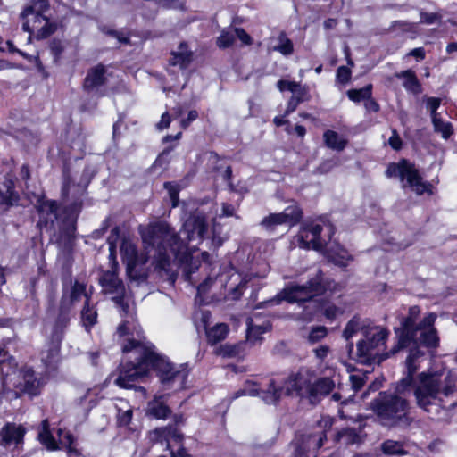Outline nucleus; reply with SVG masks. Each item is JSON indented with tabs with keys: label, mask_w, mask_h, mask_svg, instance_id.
<instances>
[{
	"label": "nucleus",
	"mask_w": 457,
	"mask_h": 457,
	"mask_svg": "<svg viewBox=\"0 0 457 457\" xmlns=\"http://www.w3.org/2000/svg\"><path fill=\"white\" fill-rule=\"evenodd\" d=\"M117 268L118 263L113 262L112 270L104 272L100 279L103 291L113 295L112 299L128 315V319L117 328L116 334L119 337H125L122 351L129 354V361L121 368L115 384L123 388H130L134 382L147 377L151 370H155L165 389H183L189 373L187 365L172 364L143 337V331L134 319L133 309L125 301V287L117 276Z\"/></svg>",
	"instance_id": "1"
},
{
	"label": "nucleus",
	"mask_w": 457,
	"mask_h": 457,
	"mask_svg": "<svg viewBox=\"0 0 457 457\" xmlns=\"http://www.w3.org/2000/svg\"><path fill=\"white\" fill-rule=\"evenodd\" d=\"M405 361L406 372L396 384L398 393L411 390L416 406L423 411L438 416L445 410V399L457 391V374L445 367L428 369L417 373L425 359L421 345L411 343Z\"/></svg>",
	"instance_id": "2"
},
{
	"label": "nucleus",
	"mask_w": 457,
	"mask_h": 457,
	"mask_svg": "<svg viewBox=\"0 0 457 457\" xmlns=\"http://www.w3.org/2000/svg\"><path fill=\"white\" fill-rule=\"evenodd\" d=\"M206 218L196 212L186 220L182 228L176 233L166 222L140 226L139 233L147 250L155 248V269L167 270L171 258L180 263L187 262L207 233Z\"/></svg>",
	"instance_id": "3"
},
{
	"label": "nucleus",
	"mask_w": 457,
	"mask_h": 457,
	"mask_svg": "<svg viewBox=\"0 0 457 457\" xmlns=\"http://www.w3.org/2000/svg\"><path fill=\"white\" fill-rule=\"evenodd\" d=\"M420 309L414 305L409 308L408 315L402 319L400 328L395 329L397 344L391 350L392 353L411 346V343L418 342L427 348H436L439 344L437 331L434 328L436 315L433 312L428 313L422 320L416 324L420 316Z\"/></svg>",
	"instance_id": "4"
},
{
	"label": "nucleus",
	"mask_w": 457,
	"mask_h": 457,
	"mask_svg": "<svg viewBox=\"0 0 457 457\" xmlns=\"http://www.w3.org/2000/svg\"><path fill=\"white\" fill-rule=\"evenodd\" d=\"M405 393L381 392L371 402V407L379 422L386 427H407L411 422L409 416L410 403L403 395Z\"/></svg>",
	"instance_id": "5"
},
{
	"label": "nucleus",
	"mask_w": 457,
	"mask_h": 457,
	"mask_svg": "<svg viewBox=\"0 0 457 457\" xmlns=\"http://www.w3.org/2000/svg\"><path fill=\"white\" fill-rule=\"evenodd\" d=\"M334 231L333 225L325 219L305 222L296 236L297 245L303 249L324 251Z\"/></svg>",
	"instance_id": "6"
},
{
	"label": "nucleus",
	"mask_w": 457,
	"mask_h": 457,
	"mask_svg": "<svg viewBox=\"0 0 457 457\" xmlns=\"http://www.w3.org/2000/svg\"><path fill=\"white\" fill-rule=\"evenodd\" d=\"M330 282H324L323 276L318 274L312 278L306 285H289L278 293L275 299L272 300L276 304L281 301L288 303L307 302L312 297L321 295L331 288Z\"/></svg>",
	"instance_id": "7"
},
{
	"label": "nucleus",
	"mask_w": 457,
	"mask_h": 457,
	"mask_svg": "<svg viewBox=\"0 0 457 457\" xmlns=\"http://www.w3.org/2000/svg\"><path fill=\"white\" fill-rule=\"evenodd\" d=\"M364 339L357 344L358 356L361 361L380 362L389 354H380V351L388 337V331L381 327H369L363 330Z\"/></svg>",
	"instance_id": "8"
},
{
	"label": "nucleus",
	"mask_w": 457,
	"mask_h": 457,
	"mask_svg": "<svg viewBox=\"0 0 457 457\" xmlns=\"http://www.w3.org/2000/svg\"><path fill=\"white\" fill-rule=\"evenodd\" d=\"M120 253L127 266V275L129 279L144 281L149 272L146 263L149 256L147 253L137 252L135 243L129 239H123L120 245Z\"/></svg>",
	"instance_id": "9"
},
{
	"label": "nucleus",
	"mask_w": 457,
	"mask_h": 457,
	"mask_svg": "<svg viewBox=\"0 0 457 457\" xmlns=\"http://www.w3.org/2000/svg\"><path fill=\"white\" fill-rule=\"evenodd\" d=\"M386 174L388 178L399 177L402 181L406 179L409 186L418 195H421L425 192L428 194L432 193L431 185L424 182L418 170L406 160H402L398 163H390L386 169Z\"/></svg>",
	"instance_id": "10"
},
{
	"label": "nucleus",
	"mask_w": 457,
	"mask_h": 457,
	"mask_svg": "<svg viewBox=\"0 0 457 457\" xmlns=\"http://www.w3.org/2000/svg\"><path fill=\"white\" fill-rule=\"evenodd\" d=\"M82 297H87L84 284L76 281L69 292H64L60 303V315L54 325V336L59 340L60 334L69 322V312L72 306L79 302Z\"/></svg>",
	"instance_id": "11"
},
{
	"label": "nucleus",
	"mask_w": 457,
	"mask_h": 457,
	"mask_svg": "<svg viewBox=\"0 0 457 457\" xmlns=\"http://www.w3.org/2000/svg\"><path fill=\"white\" fill-rule=\"evenodd\" d=\"M150 440L154 443L166 445L171 457H190L182 446V435L172 427L156 428L150 433Z\"/></svg>",
	"instance_id": "12"
},
{
	"label": "nucleus",
	"mask_w": 457,
	"mask_h": 457,
	"mask_svg": "<svg viewBox=\"0 0 457 457\" xmlns=\"http://www.w3.org/2000/svg\"><path fill=\"white\" fill-rule=\"evenodd\" d=\"M313 379L314 373L307 368H302L283 381L285 394L287 395L295 394L309 399Z\"/></svg>",
	"instance_id": "13"
},
{
	"label": "nucleus",
	"mask_w": 457,
	"mask_h": 457,
	"mask_svg": "<svg viewBox=\"0 0 457 457\" xmlns=\"http://www.w3.org/2000/svg\"><path fill=\"white\" fill-rule=\"evenodd\" d=\"M21 16L24 20L23 29L30 34L37 33V37H46L55 29L44 14L32 12V9H24Z\"/></svg>",
	"instance_id": "14"
},
{
	"label": "nucleus",
	"mask_w": 457,
	"mask_h": 457,
	"mask_svg": "<svg viewBox=\"0 0 457 457\" xmlns=\"http://www.w3.org/2000/svg\"><path fill=\"white\" fill-rule=\"evenodd\" d=\"M302 217V211L297 205L287 206L282 212L271 213L264 217L261 225L266 229H273L278 225L295 226Z\"/></svg>",
	"instance_id": "15"
},
{
	"label": "nucleus",
	"mask_w": 457,
	"mask_h": 457,
	"mask_svg": "<svg viewBox=\"0 0 457 457\" xmlns=\"http://www.w3.org/2000/svg\"><path fill=\"white\" fill-rule=\"evenodd\" d=\"M20 380L16 386L20 391L27 393L29 395H37L45 385L46 380L42 377L35 375L34 371L29 368H24L20 371Z\"/></svg>",
	"instance_id": "16"
},
{
	"label": "nucleus",
	"mask_w": 457,
	"mask_h": 457,
	"mask_svg": "<svg viewBox=\"0 0 457 457\" xmlns=\"http://www.w3.org/2000/svg\"><path fill=\"white\" fill-rule=\"evenodd\" d=\"M25 433L21 425L7 423L0 430V445L4 447L18 446L23 443Z\"/></svg>",
	"instance_id": "17"
},
{
	"label": "nucleus",
	"mask_w": 457,
	"mask_h": 457,
	"mask_svg": "<svg viewBox=\"0 0 457 457\" xmlns=\"http://www.w3.org/2000/svg\"><path fill=\"white\" fill-rule=\"evenodd\" d=\"M37 210L39 214L37 227L40 228L53 226L56 220L57 206L54 201L40 198L38 200Z\"/></svg>",
	"instance_id": "18"
},
{
	"label": "nucleus",
	"mask_w": 457,
	"mask_h": 457,
	"mask_svg": "<svg viewBox=\"0 0 457 457\" xmlns=\"http://www.w3.org/2000/svg\"><path fill=\"white\" fill-rule=\"evenodd\" d=\"M324 250L327 258L336 265L345 267L348 265L349 262L353 260L347 250L337 242H332L330 240L328 245L325 246Z\"/></svg>",
	"instance_id": "19"
},
{
	"label": "nucleus",
	"mask_w": 457,
	"mask_h": 457,
	"mask_svg": "<svg viewBox=\"0 0 457 457\" xmlns=\"http://www.w3.org/2000/svg\"><path fill=\"white\" fill-rule=\"evenodd\" d=\"M336 381L333 378L324 377L312 381L309 400L314 403L320 400L321 397L328 395L335 387Z\"/></svg>",
	"instance_id": "20"
},
{
	"label": "nucleus",
	"mask_w": 457,
	"mask_h": 457,
	"mask_svg": "<svg viewBox=\"0 0 457 457\" xmlns=\"http://www.w3.org/2000/svg\"><path fill=\"white\" fill-rule=\"evenodd\" d=\"M105 72L106 69L102 64L91 68L85 78L84 88L91 91L103 86L106 81Z\"/></svg>",
	"instance_id": "21"
},
{
	"label": "nucleus",
	"mask_w": 457,
	"mask_h": 457,
	"mask_svg": "<svg viewBox=\"0 0 457 457\" xmlns=\"http://www.w3.org/2000/svg\"><path fill=\"white\" fill-rule=\"evenodd\" d=\"M285 394L284 383H277L274 379L270 380L267 389L260 392L261 398L266 403H276Z\"/></svg>",
	"instance_id": "22"
},
{
	"label": "nucleus",
	"mask_w": 457,
	"mask_h": 457,
	"mask_svg": "<svg viewBox=\"0 0 457 457\" xmlns=\"http://www.w3.org/2000/svg\"><path fill=\"white\" fill-rule=\"evenodd\" d=\"M397 79H403V86L406 91L418 95L421 93L422 87L415 73L411 70H406L395 74Z\"/></svg>",
	"instance_id": "23"
},
{
	"label": "nucleus",
	"mask_w": 457,
	"mask_h": 457,
	"mask_svg": "<svg viewBox=\"0 0 457 457\" xmlns=\"http://www.w3.org/2000/svg\"><path fill=\"white\" fill-rule=\"evenodd\" d=\"M170 64L186 68L192 61V51L188 49L186 43H181L178 49L171 54Z\"/></svg>",
	"instance_id": "24"
},
{
	"label": "nucleus",
	"mask_w": 457,
	"mask_h": 457,
	"mask_svg": "<svg viewBox=\"0 0 457 457\" xmlns=\"http://www.w3.org/2000/svg\"><path fill=\"white\" fill-rule=\"evenodd\" d=\"M38 440L49 451L60 449L55 438L50 431L49 421L46 419L41 422L38 432Z\"/></svg>",
	"instance_id": "25"
},
{
	"label": "nucleus",
	"mask_w": 457,
	"mask_h": 457,
	"mask_svg": "<svg viewBox=\"0 0 457 457\" xmlns=\"http://www.w3.org/2000/svg\"><path fill=\"white\" fill-rule=\"evenodd\" d=\"M58 438H59V445H61L62 447H64L70 457H79L80 452L77 448V445L75 442V437L70 431H65L62 429H59L57 432Z\"/></svg>",
	"instance_id": "26"
},
{
	"label": "nucleus",
	"mask_w": 457,
	"mask_h": 457,
	"mask_svg": "<svg viewBox=\"0 0 457 457\" xmlns=\"http://www.w3.org/2000/svg\"><path fill=\"white\" fill-rule=\"evenodd\" d=\"M18 200L19 196L13 189L12 180H4L0 185V204L13 205Z\"/></svg>",
	"instance_id": "27"
},
{
	"label": "nucleus",
	"mask_w": 457,
	"mask_h": 457,
	"mask_svg": "<svg viewBox=\"0 0 457 457\" xmlns=\"http://www.w3.org/2000/svg\"><path fill=\"white\" fill-rule=\"evenodd\" d=\"M147 413L156 419H166L170 410L165 404L163 396L155 397L153 401L148 403Z\"/></svg>",
	"instance_id": "28"
},
{
	"label": "nucleus",
	"mask_w": 457,
	"mask_h": 457,
	"mask_svg": "<svg viewBox=\"0 0 457 457\" xmlns=\"http://www.w3.org/2000/svg\"><path fill=\"white\" fill-rule=\"evenodd\" d=\"M323 138L328 148L337 151H342L347 144V140L334 130H327L323 135Z\"/></svg>",
	"instance_id": "29"
},
{
	"label": "nucleus",
	"mask_w": 457,
	"mask_h": 457,
	"mask_svg": "<svg viewBox=\"0 0 457 457\" xmlns=\"http://www.w3.org/2000/svg\"><path fill=\"white\" fill-rule=\"evenodd\" d=\"M434 131L441 134L444 139H448L453 134V127L451 122L444 120L440 116L431 120Z\"/></svg>",
	"instance_id": "30"
},
{
	"label": "nucleus",
	"mask_w": 457,
	"mask_h": 457,
	"mask_svg": "<svg viewBox=\"0 0 457 457\" xmlns=\"http://www.w3.org/2000/svg\"><path fill=\"white\" fill-rule=\"evenodd\" d=\"M228 332V326L224 323L215 325L213 328L206 331L208 342L214 345L227 337Z\"/></svg>",
	"instance_id": "31"
},
{
	"label": "nucleus",
	"mask_w": 457,
	"mask_h": 457,
	"mask_svg": "<svg viewBox=\"0 0 457 457\" xmlns=\"http://www.w3.org/2000/svg\"><path fill=\"white\" fill-rule=\"evenodd\" d=\"M85 305L81 311V320L83 326L88 330L91 327H93L96 323L97 313L93 308L89 307L88 304V296L87 295Z\"/></svg>",
	"instance_id": "32"
},
{
	"label": "nucleus",
	"mask_w": 457,
	"mask_h": 457,
	"mask_svg": "<svg viewBox=\"0 0 457 457\" xmlns=\"http://www.w3.org/2000/svg\"><path fill=\"white\" fill-rule=\"evenodd\" d=\"M335 440L342 445H348L358 443L359 435L353 428H344L336 434Z\"/></svg>",
	"instance_id": "33"
},
{
	"label": "nucleus",
	"mask_w": 457,
	"mask_h": 457,
	"mask_svg": "<svg viewBox=\"0 0 457 457\" xmlns=\"http://www.w3.org/2000/svg\"><path fill=\"white\" fill-rule=\"evenodd\" d=\"M247 324V339L249 341H256L259 339V336L265 333L269 329V325L254 324L252 318H248L246 320Z\"/></svg>",
	"instance_id": "34"
},
{
	"label": "nucleus",
	"mask_w": 457,
	"mask_h": 457,
	"mask_svg": "<svg viewBox=\"0 0 457 457\" xmlns=\"http://www.w3.org/2000/svg\"><path fill=\"white\" fill-rule=\"evenodd\" d=\"M228 278V274H221L218 278H215L214 279L212 278H206L203 283H201L198 286L197 295L205 294L212 286L222 287L224 286V282Z\"/></svg>",
	"instance_id": "35"
},
{
	"label": "nucleus",
	"mask_w": 457,
	"mask_h": 457,
	"mask_svg": "<svg viewBox=\"0 0 457 457\" xmlns=\"http://www.w3.org/2000/svg\"><path fill=\"white\" fill-rule=\"evenodd\" d=\"M118 409V423L120 426H128L132 419V409L128 407V403L123 400H119Z\"/></svg>",
	"instance_id": "36"
},
{
	"label": "nucleus",
	"mask_w": 457,
	"mask_h": 457,
	"mask_svg": "<svg viewBox=\"0 0 457 457\" xmlns=\"http://www.w3.org/2000/svg\"><path fill=\"white\" fill-rule=\"evenodd\" d=\"M14 368V359L10 357L4 348L0 347V373L6 377L11 375V370Z\"/></svg>",
	"instance_id": "37"
},
{
	"label": "nucleus",
	"mask_w": 457,
	"mask_h": 457,
	"mask_svg": "<svg viewBox=\"0 0 457 457\" xmlns=\"http://www.w3.org/2000/svg\"><path fill=\"white\" fill-rule=\"evenodd\" d=\"M382 451L386 454L390 455H403L406 452L403 449V444L398 441L386 440L382 445Z\"/></svg>",
	"instance_id": "38"
},
{
	"label": "nucleus",
	"mask_w": 457,
	"mask_h": 457,
	"mask_svg": "<svg viewBox=\"0 0 457 457\" xmlns=\"http://www.w3.org/2000/svg\"><path fill=\"white\" fill-rule=\"evenodd\" d=\"M372 86L367 85L366 87L360 89H350L347 91V96L353 102H360L361 100H366L370 96H371Z\"/></svg>",
	"instance_id": "39"
},
{
	"label": "nucleus",
	"mask_w": 457,
	"mask_h": 457,
	"mask_svg": "<svg viewBox=\"0 0 457 457\" xmlns=\"http://www.w3.org/2000/svg\"><path fill=\"white\" fill-rule=\"evenodd\" d=\"M361 329V332L363 333V330H365L366 328L362 327L360 319L354 317L346 324L343 332V337L346 340H349Z\"/></svg>",
	"instance_id": "40"
},
{
	"label": "nucleus",
	"mask_w": 457,
	"mask_h": 457,
	"mask_svg": "<svg viewBox=\"0 0 457 457\" xmlns=\"http://www.w3.org/2000/svg\"><path fill=\"white\" fill-rule=\"evenodd\" d=\"M278 45L274 47L275 51H278L284 55H289L293 53V43L284 34H281L278 37Z\"/></svg>",
	"instance_id": "41"
},
{
	"label": "nucleus",
	"mask_w": 457,
	"mask_h": 457,
	"mask_svg": "<svg viewBox=\"0 0 457 457\" xmlns=\"http://www.w3.org/2000/svg\"><path fill=\"white\" fill-rule=\"evenodd\" d=\"M235 29H232L228 31H222L217 39V45L220 48H226L231 46L235 40Z\"/></svg>",
	"instance_id": "42"
},
{
	"label": "nucleus",
	"mask_w": 457,
	"mask_h": 457,
	"mask_svg": "<svg viewBox=\"0 0 457 457\" xmlns=\"http://www.w3.org/2000/svg\"><path fill=\"white\" fill-rule=\"evenodd\" d=\"M296 90L291 91L293 93V97L298 100L300 103L308 101L310 99L309 88L307 86H303L300 83L296 82Z\"/></svg>",
	"instance_id": "43"
},
{
	"label": "nucleus",
	"mask_w": 457,
	"mask_h": 457,
	"mask_svg": "<svg viewBox=\"0 0 457 457\" xmlns=\"http://www.w3.org/2000/svg\"><path fill=\"white\" fill-rule=\"evenodd\" d=\"M260 395V388L257 384L253 382H247L242 389L236 393V398L240 395Z\"/></svg>",
	"instance_id": "44"
},
{
	"label": "nucleus",
	"mask_w": 457,
	"mask_h": 457,
	"mask_svg": "<svg viewBox=\"0 0 457 457\" xmlns=\"http://www.w3.org/2000/svg\"><path fill=\"white\" fill-rule=\"evenodd\" d=\"M164 187L168 190L170 201L172 203V207H176L179 203V187L177 184L171 182H166L164 184Z\"/></svg>",
	"instance_id": "45"
},
{
	"label": "nucleus",
	"mask_w": 457,
	"mask_h": 457,
	"mask_svg": "<svg viewBox=\"0 0 457 457\" xmlns=\"http://www.w3.org/2000/svg\"><path fill=\"white\" fill-rule=\"evenodd\" d=\"M333 424V420L330 417H324L320 422V426L324 428V433L320 436L317 441V447L320 448L324 441L327 439V429L330 428Z\"/></svg>",
	"instance_id": "46"
},
{
	"label": "nucleus",
	"mask_w": 457,
	"mask_h": 457,
	"mask_svg": "<svg viewBox=\"0 0 457 457\" xmlns=\"http://www.w3.org/2000/svg\"><path fill=\"white\" fill-rule=\"evenodd\" d=\"M441 104V100L436 97H428L426 99V105L430 112L431 120L439 116L436 112Z\"/></svg>",
	"instance_id": "47"
},
{
	"label": "nucleus",
	"mask_w": 457,
	"mask_h": 457,
	"mask_svg": "<svg viewBox=\"0 0 457 457\" xmlns=\"http://www.w3.org/2000/svg\"><path fill=\"white\" fill-rule=\"evenodd\" d=\"M47 0H32L30 5L25 9H32V12L43 14L48 9Z\"/></svg>",
	"instance_id": "48"
},
{
	"label": "nucleus",
	"mask_w": 457,
	"mask_h": 457,
	"mask_svg": "<svg viewBox=\"0 0 457 457\" xmlns=\"http://www.w3.org/2000/svg\"><path fill=\"white\" fill-rule=\"evenodd\" d=\"M327 335V328L325 327H317L313 328L310 335H309V340L311 342H316L320 339L325 337Z\"/></svg>",
	"instance_id": "49"
},
{
	"label": "nucleus",
	"mask_w": 457,
	"mask_h": 457,
	"mask_svg": "<svg viewBox=\"0 0 457 457\" xmlns=\"http://www.w3.org/2000/svg\"><path fill=\"white\" fill-rule=\"evenodd\" d=\"M351 78V71L345 66H340L337 71V79L341 83H347Z\"/></svg>",
	"instance_id": "50"
},
{
	"label": "nucleus",
	"mask_w": 457,
	"mask_h": 457,
	"mask_svg": "<svg viewBox=\"0 0 457 457\" xmlns=\"http://www.w3.org/2000/svg\"><path fill=\"white\" fill-rule=\"evenodd\" d=\"M296 87H298V86L296 85V82H295V81H288V80H285V79H280L277 83V87L278 88V90L280 92H283L285 90L295 91L296 90Z\"/></svg>",
	"instance_id": "51"
},
{
	"label": "nucleus",
	"mask_w": 457,
	"mask_h": 457,
	"mask_svg": "<svg viewBox=\"0 0 457 457\" xmlns=\"http://www.w3.org/2000/svg\"><path fill=\"white\" fill-rule=\"evenodd\" d=\"M343 313V311L335 306V305H328L324 310V315L327 319L334 320L338 315H341Z\"/></svg>",
	"instance_id": "52"
},
{
	"label": "nucleus",
	"mask_w": 457,
	"mask_h": 457,
	"mask_svg": "<svg viewBox=\"0 0 457 457\" xmlns=\"http://www.w3.org/2000/svg\"><path fill=\"white\" fill-rule=\"evenodd\" d=\"M388 144L395 150H399L402 147V139L395 129H393L392 135L388 139Z\"/></svg>",
	"instance_id": "53"
},
{
	"label": "nucleus",
	"mask_w": 457,
	"mask_h": 457,
	"mask_svg": "<svg viewBox=\"0 0 457 457\" xmlns=\"http://www.w3.org/2000/svg\"><path fill=\"white\" fill-rule=\"evenodd\" d=\"M234 29L235 37L241 40L243 44L250 45L252 43L251 37L243 29L235 28Z\"/></svg>",
	"instance_id": "54"
},
{
	"label": "nucleus",
	"mask_w": 457,
	"mask_h": 457,
	"mask_svg": "<svg viewBox=\"0 0 457 457\" xmlns=\"http://www.w3.org/2000/svg\"><path fill=\"white\" fill-rule=\"evenodd\" d=\"M198 117V113L196 111L192 110L188 112L187 119H183L180 121V126L182 129H187L190 123L194 120H195Z\"/></svg>",
	"instance_id": "55"
},
{
	"label": "nucleus",
	"mask_w": 457,
	"mask_h": 457,
	"mask_svg": "<svg viewBox=\"0 0 457 457\" xmlns=\"http://www.w3.org/2000/svg\"><path fill=\"white\" fill-rule=\"evenodd\" d=\"M439 20V16L436 13H421L420 21L427 24L436 23Z\"/></svg>",
	"instance_id": "56"
},
{
	"label": "nucleus",
	"mask_w": 457,
	"mask_h": 457,
	"mask_svg": "<svg viewBox=\"0 0 457 457\" xmlns=\"http://www.w3.org/2000/svg\"><path fill=\"white\" fill-rule=\"evenodd\" d=\"M52 53L54 54L55 57H58L61 55V54L63 51V45L60 40H54L51 43L50 46Z\"/></svg>",
	"instance_id": "57"
},
{
	"label": "nucleus",
	"mask_w": 457,
	"mask_h": 457,
	"mask_svg": "<svg viewBox=\"0 0 457 457\" xmlns=\"http://www.w3.org/2000/svg\"><path fill=\"white\" fill-rule=\"evenodd\" d=\"M364 106L368 112H378L379 111V104L371 96L366 99Z\"/></svg>",
	"instance_id": "58"
},
{
	"label": "nucleus",
	"mask_w": 457,
	"mask_h": 457,
	"mask_svg": "<svg viewBox=\"0 0 457 457\" xmlns=\"http://www.w3.org/2000/svg\"><path fill=\"white\" fill-rule=\"evenodd\" d=\"M219 354L224 357H231L236 354V348L231 345H223L219 350Z\"/></svg>",
	"instance_id": "59"
},
{
	"label": "nucleus",
	"mask_w": 457,
	"mask_h": 457,
	"mask_svg": "<svg viewBox=\"0 0 457 457\" xmlns=\"http://www.w3.org/2000/svg\"><path fill=\"white\" fill-rule=\"evenodd\" d=\"M170 120H171V119H170V114L167 112H164L162 115L160 122L157 124V128L159 129H167L170 126Z\"/></svg>",
	"instance_id": "60"
},
{
	"label": "nucleus",
	"mask_w": 457,
	"mask_h": 457,
	"mask_svg": "<svg viewBox=\"0 0 457 457\" xmlns=\"http://www.w3.org/2000/svg\"><path fill=\"white\" fill-rule=\"evenodd\" d=\"M407 56H412L421 61L425 58V50L422 47L414 48L407 54Z\"/></svg>",
	"instance_id": "61"
},
{
	"label": "nucleus",
	"mask_w": 457,
	"mask_h": 457,
	"mask_svg": "<svg viewBox=\"0 0 457 457\" xmlns=\"http://www.w3.org/2000/svg\"><path fill=\"white\" fill-rule=\"evenodd\" d=\"M329 348L326 345H320L314 350L317 358L323 360L327 357Z\"/></svg>",
	"instance_id": "62"
},
{
	"label": "nucleus",
	"mask_w": 457,
	"mask_h": 457,
	"mask_svg": "<svg viewBox=\"0 0 457 457\" xmlns=\"http://www.w3.org/2000/svg\"><path fill=\"white\" fill-rule=\"evenodd\" d=\"M299 104H301V103L298 100H296L295 98L291 96V98L289 99V101L287 103V106L285 114L288 115L289 113L295 112Z\"/></svg>",
	"instance_id": "63"
},
{
	"label": "nucleus",
	"mask_w": 457,
	"mask_h": 457,
	"mask_svg": "<svg viewBox=\"0 0 457 457\" xmlns=\"http://www.w3.org/2000/svg\"><path fill=\"white\" fill-rule=\"evenodd\" d=\"M234 207L228 204H222V216L230 217L234 215Z\"/></svg>",
	"instance_id": "64"
}]
</instances>
